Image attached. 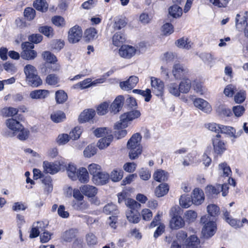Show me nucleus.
Masks as SVG:
<instances>
[{
  "label": "nucleus",
  "mask_w": 248,
  "mask_h": 248,
  "mask_svg": "<svg viewBox=\"0 0 248 248\" xmlns=\"http://www.w3.org/2000/svg\"><path fill=\"white\" fill-rule=\"evenodd\" d=\"M6 124L8 129L3 130L2 132L5 136L13 137L16 134L17 131L23 129V125L20 122L13 118L7 120Z\"/></svg>",
  "instance_id": "7ed1b4c3"
},
{
  "label": "nucleus",
  "mask_w": 248,
  "mask_h": 248,
  "mask_svg": "<svg viewBox=\"0 0 248 248\" xmlns=\"http://www.w3.org/2000/svg\"><path fill=\"white\" fill-rule=\"evenodd\" d=\"M108 108V104L104 102L101 104L97 108V112L100 115H103L107 113Z\"/></svg>",
  "instance_id": "774afa93"
},
{
  "label": "nucleus",
  "mask_w": 248,
  "mask_h": 248,
  "mask_svg": "<svg viewBox=\"0 0 248 248\" xmlns=\"http://www.w3.org/2000/svg\"><path fill=\"white\" fill-rule=\"evenodd\" d=\"M175 44L179 48L189 49L193 44L187 38L183 37L177 40Z\"/></svg>",
  "instance_id": "473e14b6"
},
{
  "label": "nucleus",
  "mask_w": 248,
  "mask_h": 248,
  "mask_svg": "<svg viewBox=\"0 0 248 248\" xmlns=\"http://www.w3.org/2000/svg\"><path fill=\"white\" fill-rule=\"evenodd\" d=\"M140 112L139 110H134L124 113L120 116V120L118 122L116 127H127L128 123L133 119L137 118L140 116Z\"/></svg>",
  "instance_id": "39448f33"
},
{
  "label": "nucleus",
  "mask_w": 248,
  "mask_h": 248,
  "mask_svg": "<svg viewBox=\"0 0 248 248\" xmlns=\"http://www.w3.org/2000/svg\"><path fill=\"white\" fill-rule=\"evenodd\" d=\"M101 166L98 164L93 163L89 165L88 166V170L90 173L93 175V177L95 175L98 174V173L100 172L101 171Z\"/></svg>",
  "instance_id": "680f3d73"
},
{
  "label": "nucleus",
  "mask_w": 248,
  "mask_h": 248,
  "mask_svg": "<svg viewBox=\"0 0 248 248\" xmlns=\"http://www.w3.org/2000/svg\"><path fill=\"white\" fill-rule=\"evenodd\" d=\"M43 58L48 62L53 63L57 61V57L49 51H45L43 54Z\"/></svg>",
  "instance_id": "5fc2aeb1"
},
{
  "label": "nucleus",
  "mask_w": 248,
  "mask_h": 248,
  "mask_svg": "<svg viewBox=\"0 0 248 248\" xmlns=\"http://www.w3.org/2000/svg\"><path fill=\"white\" fill-rule=\"evenodd\" d=\"M136 51L135 48L132 46L124 45L119 49V54L122 57L129 59L135 55Z\"/></svg>",
  "instance_id": "dca6fc26"
},
{
  "label": "nucleus",
  "mask_w": 248,
  "mask_h": 248,
  "mask_svg": "<svg viewBox=\"0 0 248 248\" xmlns=\"http://www.w3.org/2000/svg\"><path fill=\"white\" fill-rule=\"evenodd\" d=\"M247 18L245 16L240 17V16L238 14L237 15L235 18V25L236 28L241 31L243 30L247 26Z\"/></svg>",
  "instance_id": "2f4dec72"
},
{
  "label": "nucleus",
  "mask_w": 248,
  "mask_h": 248,
  "mask_svg": "<svg viewBox=\"0 0 248 248\" xmlns=\"http://www.w3.org/2000/svg\"><path fill=\"white\" fill-rule=\"evenodd\" d=\"M200 57L206 63L212 66L215 63V59L212 54L207 53H202L200 55Z\"/></svg>",
  "instance_id": "a18cd8bd"
},
{
  "label": "nucleus",
  "mask_w": 248,
  "mask_h": 248,
  "mask_svg": "<svg viewBox=\"0 0 248 248\" xmlns=\"http://www.w3.org/2000/svg\"><path fill=\"white\" fill-rule=\"evenodd\" d=\"M125 41V35L121 32H116L112 37L113 44L117 46H121Z\"/></svg>",
  "instance_id": "c756f323"
},
{
  "label": "nucleus",
  "mask_w": 248,
  "mask_h": 248,
  "mask_svg": "<svg viewBox=\"0 0 248 248\" xmlns=\"http://www.w3.org/2000/svg\"><path fill=\"white\" fill-rule=\"evenodd\" d=\"M33 7L42 12H46L48 8V4L45 0H37L33 3Z\"/></svg>",
  "instance_id": "a19ab883"
},
{
  "label": "nucleus",
  "mask_w": 248,
  "mask_h": 248,
  "mask_svg": "<svg viewBox=\"0 0 248 248\" xmlns=\"http://www.w3.org/2000/svg\"><path fill=\"white\" fill-rule=\"evenodd\" d=\"M82 36L81 28L76 25L71 28L68 32V41L70 43L74 44L79 41Z\"/></svg>",
  "instance_id": "0eeeda50"
},
{
  "label": "nucleus",
  "mask_w": 248,
  "mask_h": 248,
  "mask_svg": "<svg viewBox=\"0 0 248 248\" xmlns=\"http://www.w3.org/2000/svg\"><path fill=\"white\" fill-rule=\"evenodd\" d=\"M95 114V110L93 109L85 110L80 114L78 118L79 122L81 123L88 122L93 118Z\"/></svg>",
  "instance_id": "412c9836"
},
{
  "label": "nucleus",
  "mask_w": 248,
  "mask_h": 248,
  "mask_svg": "<svg viewBox=\"0 0 248 248\" xmlns=\"http://www.w3.org/2000/svg\"><path fill=\"white\" fill-rule=\"evenodd\" d=\"M216 110L219 115L222 116H230L232 114L231 110L223 105H219Z\"/></svg>",
  "instance_id": "603ef678"
},
{
  "label": "nucleus",
  "mask_w": 248,
  "mask_h": 248,
  "mask_svg": "<svg viewBox=\"0 0 248 248\" xmlns=\"http://www.w3.org/2000/svg\"><path fill=\"white\" fill-rule=\"evenodd\" d=\"M97 150V149L94 145L91 144L88 145L84 150V155L86 157H91V156L96 154Z\"/></svg>",
  "instance_id": "09e8293b"
},
{
  "label": "nucleus",
  "mask_w": 248,
  "mask_h": 248,
  "mask_svg": "<svg viewBox=\"0 0 248 248\" xmlns=\"http://www.w3.org/2000/svg\"><path fill=\"white\" fill-rule=\"evenodd\" d=\"M43 167L46 173L50 174H55L60 170V166L56 163L44 161L43 162Z\"/></svg>",
  "instance_id": "4be33fe9"
},
{
  "label": "nucleus",
  "mask_w": 248,
  "mask_h": 248,
  "mask_svg": "<svg viewBox=\"0 0 248 248\" xmlns=\"http://www.w3.org/2000/svg\"><path fill=\"white\" fill-rule=\"evenodd\" d=\"M126 216L128 221L133 223H137L140 220V214L137 210H129L126 212Z\"/></svg>",
  "instance_id": "c85d7f7f"
},
{
  "label": "nucleus",
  "mask_w": 248,
  "mask_h": 248,
  "mask_svg": "<svg viewBox=\"0 0 248 248\" xmlns=\"http://www.w3.org/2000/svg\"><path fill=\"white\" fill-rule=\"evenodd\" d=\"M207 212L210 216L216 217L219 215L220 208L216 204H210L207 206Z\"/></svg>",
  "instance_id": "79ce46f5"
},
{
  "label": "nucleus",
  "mask_w": 248,
  "mask_h": 248,
  "mask_svg": "<svg viewBox=\"0 0 248 248\" xmlns=\"http://www.w3.org/2000/svg\"><path fill=\"white\" fill-rule=\"evenodd\" d=\"M123 170H113L109 175V179L113 182H118L121 180L123 176Z\"/></svg>",
  "instance_id": "8fccbe9b"
},
{
  "label": "nucleus",
  "mask_w": 248,
  "mask_h": 248,
  "mask_svg": "<svg viewBox=\"0 0 248 248\" xmlns=\"http://www.w3.org/2000/svg\"><path fill=\"white\" fill-rule=\"evenodd\" d=\"M151 84L153 93L156 96L162 95L164 91V83L155 77L151 78Z\"/></svg>",
  "instance_id": "1a4fd4ad"
},
{
  "label": "nucleus",
  "mask_w": 248,
  "mask_h": 248,
  "mask_svg": "<svg viewBox=\"0 0 248 248\" xmlns=\"http://www.w3.org/2000/svg\"><path fill=\"white\" fill-rule=\"evenodd\" d=\"M91 79L87 78L73 86L74 89H83L89 87L91 85Z\"/></svg>",
  "instance_id": "0e129e2a"
},
{
  "label": "nucleus",
  "mask_w": 248,
  "mask_h": 248,
  "mask_svg": "<svg viewBox=\"0 0 248 248\" xmlns=\"http://www.w3.org/2000/svg\"><path fill=\"white\" fill-rule=\"evenodd\" d=\"M34 47V45L31 43L29 42L23 43L21 45L23 50L21 53L22 58L27 60L34 59L37 56L36 52L32 50Z\"/></svg>",
  "instance_id": "423d86ee"
},
{
  "label": "nucleus",
  "mask_w": 248,
  "mask_h": 248,
  "mask_svg": "<svg viewBox=\"0 0 248 248\" xmlns=\"http://www.w3.org/2000/svg\"><path fill=\"white\" fill-rule=\"evenodd\" d=\"M212 144L214 152L217 155H221L226 150L225 143L219 139H212Z\"/></svg>",
  "instance_id": "aec40b11"
},
{
  "label": "nucleus",
  "mask_w": 248,
  "mask_h": 248,
  "mask_svg": "<svg viewBox=\"0 0 248 248\" xmlns=\"http://www.w3.org/2000/svg\"><path fill=\"white\" fill-rule=\"evenodd\" d=\"M103 212L107 215L112 214V216H115L119 213L117 206L112 203L106 205L104 207Z\"/></svg>",
  "instance_id": "72a5a7b5"
},
{
  "label": "nucleus",
  "mask_w": 248,
  "mask_h": 248,
  "mask_svg": "<svg viewBox=\"0 0 248 248\" xmlns=\"http://www.w3.org/2000/svg\"><path fill=\"white\" fill-rule=\"evenodd\" d=\"M72 206L77 210H84L88 208V205L87 203L82 201H73L72 202Z\"/></svg>",
  "instance_id": "3c124183"
},
{
  "label": "nucleus",
  "mask_w": 248,
  "mask_h": 248,
  "mask_svg": "<svg viewBox=\"0 0 248 248\" xmlns=\"http://www.w3.org/2000/svg\"><path fill=\"white\" fill-rule=\"evenodd\" d=\"M125 204L130 209V210L136 211L140 207V203L131 199H128Z\"/></svg>",
  "instance_id": "13d9d810"
},
{
  "label": "nucleus",
  "mask_w": 248,
  "mask_h": 248,
  "mask_svg": "<svg viewBox=\"0 0 248 248\" xmlns=\"http://www.w3.org/2000/svg\"><path fill=\"white\" fill-rule=\"evenodd\" d=\"M139 81V78L135 76H130L129 78L124 81L120 83V86L122 90H131L134 88Z\"/></svg>",
  "instance_id": "ddd939ff"
},
{
  "label": "nucleus",
  "mask_w": 248,
  "mask_h": 248,
  "mask_svg": "<svg viewBox=\"0 0 248 248\" xmlns=\"http://www.w3.org/2000/svg\"><path fill=\"white\" fill-rule=\"evenodd\" d=\"M195 107L205 113H210L212 110L210 105L205 100L202 98H196L193 102Z\"/></svg>",
  "instance_id": "2eb2a0df"
},
{
  "label": "nucleus",
  "mask_w": 248,
  "mask_h": 248,
  "mask_svg": "<svg viewBox=\"0 0 248 248\" xmlns=\"http://www.w3.org/2000/svg\"><path fill=\"white\" fill-rule=\"evenodd\" d=\"M19 109L13 107L4 108L2 110V113L7 117H12L17 114Z\"/></svg>",
  "instance_id": "4d7b16f0"
},
{
  "label": "nucleus",
  "mask_w": 248,
  "mask_h": 248,
  "mask_svg": "<svg viewBox=\"0 0 248 248\" xmlns=\"http://www.w3.org/2000/svg\"><path fill=\"white\" fill-rule=\"evenodd\" d=\"M66 191V195L67 197H71L73 194V197L77 201H83V196L78 189H72L71 187H68Z\"/></svg>",
  "instance_id": "a878e982"
},
{
  "label": "nucleus",
  "mask_w": 248,
  "mask_h": 248,
  "mask_svg": "<svg viewBox=\"0 0 248 248\" xmlns=\"http://www.w3.org/2000/svg\"><path fill=\"white\" fill-rule=\"evenodd\" d=\"M219 133L225 134L230 137L237 138L241 135L242 131L241 130L239 132L236 133L235 129L233 127L230 126L220 125Z\"/></svg>",
  "instance_id": "6ab92c4d"
},
{
  "label": "nucleus",
  "mask_w": 248,
  "mask_h": 248,
  "mask_svg": "<svg viewBox=\"0 0 248 248\" xmlns=\"http://www.w3.org/2000/svg\"><path fill=\"white\" fill-rule=\"evenodd\" d=\"M185 217L188 222H194L197 217V213L193 210H188L185 213Z\"/></svg>",
  "instance_id": "6e6d98bb"
},
{
  "label": "nucleus",
  "mask_w": 248,
  "mask_h": 248,
  "mask_svg": "<svg viewBox=\"0 0 248 248\" xmlns=\"http://www.w3.org/2000/svg\"><path fill=\"white\" fill-rule=\"evenodd\" d=\"M208 217H202L201 218V223L204 224L202 233L205 238H209L213 236L217 231V224L214 221H208L206 223Z\"/></svg>",
  "instance_id": "20e7f679"
},
{
  "label": "nucleus",
  "mask_w": 248,
  "mask_h": 248,
  "mask_svg": "<svg viewBox=\"0 0 248 248\" xmlns=\"http://www.w3.org/2000/svg\"><path fill=\"white\" fill-rule=\"evenodd\" d=\"M113 137L112 135H108L104 138L100 139L98 142V147L100 149H103L107 147L112 141Z\"/></svg>",
  "instance_id": "cd10ccee"
},
{
  "label": "nucleus",
  "mask_w": 248,
  "mask_h": 248,
  "mask_svg": "<svg viewBox=\"0 0 248 248\" xmlns=\"http://www.w3.org/2000/svg\"><path fill=\"white\" fill-rule=\"evenodd\" d=\"M212 194L215 195H217L221 192L222 196H226L228 193L229 187H209Z\"/></svg>",
  "instance_id": "58836bf2"
},
{
  "label": "nucleus",
  "mask_w": 248,
  "mask_h": 248,
  "mask_svg": "<svg viewBox=\"0 0 248 248\" xmlns=\"http://www.w3.org/2000/svg\"><path fill=\"white\" fill-rule=\"evenodd\" d=\"M185 225V221L182 217L179 216H174L170 221V227L172 229H178Z\"/></svg>",
  "instance_id": "b1692460"
},
{
  "label": "nucleus",
  "mask_w": 248,
  "mask_h": 248,
  "mask_svg": "<svg viewBox=\"0 0 248 248\" xmlns=\"http://www.w3.org/2000/svg\"><path fill=\"white\" fill-rule=\"evenodd\" d=\"M24 71L28 85L33 87H37L42 84V80L38 75L37 70L34 66L27 64L25 66Z\"/></svg>",
  "instance_id": "f03ea898"
},
{
  "label": "nucleus",
  "mask_w": 248,
  "mask_h": 248,
  "mask_svg": "<svg viewBox=\"0 0 248 248\" xmlns=\"http://www.w3.org/2000/svg\"><path fill=\"white\" fill-rule=\"evenodd\" d=\"M77 179L83 184H86L89 182V173L86 168L82 167L78 170Z\"/></svg>",
  "instance_id": "393cba45"
},
{
  "label": "nucleus",
  "mask_w": 248,
  "mask_h": 248,
  "mask_svg": "<svg viewBox=\"0 0 248 248\" xmlns=\"http://www.w3.org/2000/svg\"><path fill=\"white\" fill-rule=\"evenodd\" d=\"M82 133V129L80 127H76L70 133V138L73 140H78Z\"/></svg>",
  "instance_id": "338daca9"
},
{
  "label": "nucleus",
  "mask_w": 248,
  "mask_h": 248,
  "mask_svg": "<svg viewBox=\"0 0 248 248\" xmlns=\"http://www.w3.org/2000/svg\"><path fill=\"white\" fill-rule=\"evenodd\" d=\"M153 178L155 181L162 183L158 186H168L166 182L169 178V173L166 170L162 169L156 170L153 173Z\"/></svg>",
  "instance_id": "6e6552de"
},
{
  "label": "nucleus",
  "mask_w": 248,
  "mask_h": 248,
  "mask_svg": "<svg viewBox=\"0 0 248 248\" xmlns=\"http://www.w3.org/2000/svg\"><path fill=\"white\" fill-rule=\"evenodd\" d=\"M169 12L172 16L177 18L182 15V9L179 5L174 4L169 8Z\"/></svg>",
  "instance_id": "f704fd0d"
},
{
  "label": "nucleus",
  "mask_w": 248,
  "mask_h": 248,
  "mask_svg": "<svg viewBox=\"0 0 248 248\" xmlns=\"http://www.w3.org/2000/svg\"><path fill=\"white\" fill-rule=\"evenodd\" d=\"M124 102V97L122 95L117 96L111 103L109 108L111 113L116 114L122 108Z\"/></svg>",
  "instance_id": "f3484780"
},
{
  "label": "nucleus",
  "mask_w": 248,
  "mask_h": 248,
  "mask_svg": "<svg viewBox=\"0 0 248 248\" xmlns=\"http://www.w3.org/2000/svg\"><path fill=\"white\" fill-rule=\"evenodd\" d=\"M109 180V175L104 171H101L96 175L93 176L92 181L94 184L97 185H105Z\"/></svg>",
  "instance_id": "f8f14e48"
},
{
  "label": "nucleus",
  "mask_w": 248,
  "mask_h": 248,
  "mask_svg": "<svg viewBox=\"0 0 248 248\" xmlns=\"http://www.w3.org/2000/svg\"><path fill=\"white\" fill-rule=\"evenodd\" d=\"M187 72V69L180 63L175 64L173 65L172 74L176 79H180L183 78Z\"/></svg>",
  "instance_id": "4468645a"
},
{
  "label": "nucleus",
  "mask_w": 248,
  "mask_h": 248,
  "mask_svg": "<svg viewBox=\"0 0 248 248\" xmlns=\"http://www.w3.org/2000/svg\"><path fill=\"white\" fill-rule=\"evenodd\" d=\"M50 118L54 122L60 123L65 120L66 117L63 112L59 110L51 114Z\"/></svg>",
  "instance_id": "4c0bfd02"
},
{
  "label": "nucleus",
  "mask_w": 248,
  "mask_h": 248,
  "mask_svg": "<svg viewBox=\"0 0 248 248\" xmlns=\"http://www.w3.org/2000/svg\"><path fill=\"white\" fill-rule=\"evenodd\" d=\"M180 205L183 208H187L193 204L191 198L188 195H182L179 200Z\"/></svg>",
  "instance_id": "c9c22d12"
},
{
  "label": "nucleus",
  "mask_w": 248,
  "mask_h": 248,
  "mask_svg": "<svg viewBox=\"0 0 248 248\" xmlns=\"http://www.w3.org/2000/svg\"><path fill=\"white\" fill-rule=\"evenodd\" d=\"M80 190L85 196L89 197L94 196L97 191L96 187H80Z\"/></svg>",
  "instance_id": "37998d69"
},
{
  "label": "nucleus",
  "mask_w": 248,
  "mask_h": 248,
  "mask_svg": "<svg viewBox=\"0 0 248 248\" xmlns=\"http://www.w3.org/2000/svg\"><path fill=\"white\" fill-rule=\"evenodd\" d=\"M167 89L170 93L175 97L180 95L179 85L176 83H171L167 85Z\"/></svg>",
  "instance_id": "ea45409f"
},
{
  "label": "nucleus",
  "mask_w": 248,
  "mask_h": 248,
  "mask_svg": "<svg viewBox=\"0 0 248 248\" xmlns=\"http://www.w3.org/2000/svg\"><path fill=\"white\" fill-rule=\"evenodd\" d=\"M55 99L58 104H62L67 99V94L62 90H59L55 93Z\"/></svg>",
  "instance_id": "49530a36"
},
{
  "label": "nucleus",
  "mask_w": 248,
  "mask_h": 248,
  "mask_svg": "<svg viewBox=\"0 0 248 248\" xmlns=\"http://www.w3.org/2000/svg\"><path fill=\"white\" fill-rule=\"evenodd\" d=\"M49 94V91L46 90H35L31 91L30 93L31 98L34 99H43Z\"/></svg>",
  "instance_id": "5701e85b"
},
{
  "label": "nucleus",
  "mask_w": 248,
  "mask_h": 248,
  "mask_svg": "<svg viewBox=\"0 0 248 248\" xmlns=\"http://www.w3.org/2000/svg\"><path fill=\"white\" fill-rule=\"evenodd\" d=\"M127 24L124 19L116 18L113 24V28L115 30H120L124 27Z\"/></svg>",
  "instance_id": "052dcab7"
},
{
  "label": "nucleus",
  "mask_w": 248,
  "mask_h": 248,
  "mask_svg": "<svg viewBox=\"0 0 248 248\" xmlns=\"http://www.w3.org/2000/svg\"><path fill=\"white\" fill-rule=\"evenodd\" d=\"M77 230L76 229H70L65 231L62 234V238L66 242H71L76 236Z\"/></svg>",
  "instance_id": "e433bc0d"
},
{
  "label": "nucleus",
  "mask_w": 248,
  "mask_h": 248,
  "mask_svg": "<svg viewBox=\"0 0 248 248\" xmlns=\"http://www.w3.org/2000/svg\"><path fill=\"white\" fill-rule=\"evenodd\" d=\"M35 10L31 7L26 8L24 10V15L28 20H32L35 16Z\"/></svg>",
  "instance_id": "bf43d9fd"
},
{
  "label": "nucleus",
  "mask_w": 248,
  "mask_h": 248,
  "mask_svg": "<svg viewBox=\"0 0 248 248\" xmlns=\"http://www.w3.org/2000/svg\"><path fill=\"white\" fill-rule=\"evenodd\" d=\"M219 169L223 174V176H221L226 179L228 184L231 186H235L236 185L235 180L229 176L232 173V171L227 164L225 162L220 164Z\"/></svg>",
  "instance_id": "9d476101"
},
{
  "label": "nucleus",
  "mask_w": 248,
  "mask_h": 248,
  "mask_svg": "<svg viewBox=\"0 0 248 248\" xmlns=\"http://www.w3.org/2000/svg\"><path fill=\"white\" fill-rule=\"evenodd\" d=\"M118 123L114 125V129L115 131L114 132V135L116 138L117 139H120L125 137L127 134V131L125 129H123L126 127H116V125Z\"/></svg>",
  "instance_id": "c03bdc74"
},
{
  "label": "nucleus",
  "mask_w": 248,
  "mask_h": 248,
  "mask_svg": "<svg viewBox=\"0 0 248 248\" xmlns=\"http://www.w3.org/2000/svg\"><path fill=\"white\" fill-rule=\"evenodd\" d=\"M39 31L48 37H52L53 36V30L50 26H44L40 27L39 29Z\"/></svg>",
  "instance_id": "864d4df0"
},
{
  "label": "nucleus",
  "mask_w": 248,
  "mask_h": 248,
  "mask_svg": "<svg viewBox=\"0 0 248 248\" xmlns=\"http://www.w3.org/2000/svg\"><path fill=\"white\" fill-rule=\"evenodd\" d=\"M141 136L139 133L132 135L127 143V148L129 150V157L131 160L138 158L142 152L140 144Z\"/></svg>",
  "instance_id": "f257e3e1"
},
{
  "label": "nucleus",
  "mask_w": 248,
  "mask_h": 248,
  "mask_svg": "<svg viewBox=\"0 0 248 248\" xmlns=\"http://www.w3.org/2000/svg\"><path fill=\"white\" fill-rule=\"evenodd\" d=\"M46 83L50 85H56L59 81V78L55 74H49L46 79Z\"/></svg>",
  "instance_id": "e2e57ef3"
},
{
  "label": "nucleus",
  "mask_w": 248,
  "mask_h": 248,
  "mask_svg": "<svg viewBox=\"0 0 248 248\" xmlns=\"http://www.w3.org/2000/svg\"><path fill=\"white\" fill-rule=\"evenodd\" d=\"M179 87L180 93H188L191 87V80L187 78L183 79L179 83Z\"/></svg>",
  "instance_id": "bb28decb"
},
{
  "label": "nucleus",
  "mask_w": 248,
  "mask_h": 248,
  "mask_svg": "<svg viewBox=\"0 0 248 248\" xmlns=\"http://www.w3.org/2000/svg\"><path fill=\"white\" fill-rule=\"evenodd\" d=\"M183 245V248H200V241L196 236L192 235L186 239Z\"/></svg>",
  "instance_id": "a211bd4d"
},
{
  "label": "nucleus",
  "mask_w": 248,
  "mask_h": 248,
  "mask_svg": "<svg viewBox=\"0 0 248 248\" xmlns=\"http://www.w3.org/2000/svg\"><path fill=\"white\" fill-rule=\"evenodd\" d=\"M191 198L194 204L199 205L204 201V194L202 189L196 187L193 190Z\"/></svg>",
  "instance_id": "9b49d317"
},
{
  "label": "nucleus",
  "mask_w": 248,
  "mask_h": 248,
  "mask_svg": "<svg viewBox=\"0 0 248 248\" xmlns=\"http://www.w3.org/2000/svg\"><path fill=\"white\" fill-rule=\"evenodd\" d=\"M97 33L96 30L93 28L87 29L84 32V38L86 41L89 42L94 39Z\"/></svg>",
  "instance_id": "de8ad7c7"
},
{
  "label": "nucleus",
  "mask_w": 248,
  "mask_h": 248,
  "mask_svg": "<svg viewBox=\"0 0 248 248\" xmlns=\"http://www.w3.org/2000/svg\"><path fill=\"white\" fill-rule=\"evenodd\" d=\"M169 190V187H156L155 193L157 197H161L167 194Z\"/></svg>",
  "instance_id": "69168bd1"
},
{
  "label": "nucleus",
  "mask_w": 248,
  "mask_h": 248,
  "mask_svg": "<svg viewBox=\"0 0 248 248\" xmlns=\"http://www.w3.org/2000/svg\"><path fill=\"white\" fill-rule=\"evenodd\" d=\"M66 172L69 178L72 180H77L78 170L76 166L73 164H69L66 167Z\"/></svg>",
  "instance_id": "7c9ffc66"
}]
</instances>
